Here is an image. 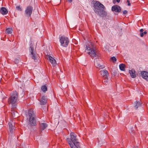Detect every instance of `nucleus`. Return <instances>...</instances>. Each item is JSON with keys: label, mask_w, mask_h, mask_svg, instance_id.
<instances>
[{"label": "nucleus", "mask_w": 148, "mask_h": 148, "mask_svg": "<svg viewBox=\"0 0 148 148\" xmlns=\"http://www.w3.org/2000/svg\"><path fill=\"white\" fill-rule=\"evenodd\" d=\"M93 10L99 16L103 18L106 17L107 13L105 10L106 8L105 6L98 1H95L92 2Z\"/></svg>", "instance_id": "f257e3e1"}, {"label": "nucleus", "mask_w": 148, "mask_h": 148, "mask_svg": "<svg viewBox=\"0 0 148 148\" xmlns=\"http://www.w3.org/2000/svg\"><path fill=\"white\" fill-rule=\"evenodd\" d=\"M70 138H67L69 144L71 148H81L79 145V143L76 138V135L74 132L70 133Z\"/></svg>", "instance_id": "f03ea898"}, {"label": "nucleus", "mask_w": 148, "mask_h": 148, "mask_svg": "<svg viewBox=\"0 0 148 148\" xmlns=\"http://www.w3.org/2000/svg\"><path fill=\"white\" fill-rule=\"evenodd\" d=\"M17 92L16 91H14L12 92V95L8 99L9 103H11L12 105V109H14L16 107L17 105L16 103L17 101Z\"/></svg>", "instance_id": "7ed1b4c3"}, {"label": "nucleus", "mask_w": 148, "mask_h": 148, "mask_svg": "<svg viewBox=\"0 0 148 148\" xmlns=\"http://www.w3.org/2000/svg\"><path fill=\"white\" fill-rule=\"evenodd\" d=\"M29 117V123L32 126H35L36 124V121L35 118V116L33 111L31 110L28 111Z\"/></svg>", "instance_id": "20e7f679"}, {"label": "nucleus", "mask_w": 148, "mask_h": 148, "mask_svg": "<svg viewBox=\"0 0 148 148\" xmlns=\"http://www.w3.org/2000/svg\"><path fill=\"white\" fill-rule=\"evenodd\" d=\"M59 39L60 45L62 47H66L69 43V40L68 38L64 36H59Z\"/></svg>", "instance_id": "39448f33"}, {"label": "nucleus", "mask_w": 148, "mask_h": 148, "mask_svg": "<svg viewBox=\"0 0 148 148\" xmlns=\"http://www.w3.org/2000/svg\"><path fill=\"white\" fill-rule=\"evenodd\" d=\"M29 51L32 55V58L34 60L36 59L37 58L36 52V51H34L33 47V44L32 41L30 42L29 44Z\"/></svg>", "instance_id": "423d86ee"}, {"label": "nucleus", "mask_w": 148, "mask_h": 148, "mask_svg": "<svg viewBox=\"0 0 148 148\" xmlns=\"http://www.w3.org/2000/svg\"><path fill=\"white\" fill-rule=\"evenodd\" d=\"M86 49L89 51L88 52V53L92 59L94 57H99V56L96 54L95 50L89 47H87L86 46Z\"/></svg>", "instance_id": "0eeeda50"}, {"label": "nucleus", "mask_w": 148, "mask_h": 148, "mask_svg": "<svg viewBox=\"0 0 148 148\" xmlns=\"http://www.w3.org/2000/svg\"><path fill=\"white\" fill-rule=\"evenodd\" d=\"M33 10V8L31 5H29L27 7L25 10V13L27 17H30Z\"/></svg>", "instance_id": "6e6552de"}, {"label": "nucleus", "mask_w": 148, "mask_h": 148, "mask_svg": "<svg viewBox=\"0 0 148 148\" xmlns=\"http://www.w3.org/2000/svg\"><path fill=\"white\" fill-rule=\"evenodd\" d=\"M100 74L102 75L103 78L105 79H107L108 77V73L106 70L101 71L100 72Z\"/></svg>", "instance_id": "1a4fd4ad"}, {"label": "nucleus", "mask_w": 148, "mask_h": 148, "mask_svg": "<svg viewBox=\"0 0 148 148\" xmlns=\"http://www.w3.org/2000/svg\"><path fill=\"white\" fill-rule=\"evenodd\" d=\"M111 10L113 11L120 12L121 11V8L119 5H114L112 7Z\"/></svg>", "instance_id": "9d476101"}, {"label": "nucleus", "mask_w": 148, "mask_h": 148, "mask_svg": "<svg viewBox=\"0 0 148 148\" xmlns=\"http://www.w3.org/2000/svg\"><path fill=\"white\" fill-rule=\"evenodd\" d=\"M141 74L142 77L148 81V72L145 71H141Z\"/></svg>", "instance_id": "9b49d317"}, {"label": "nucleus", "mask_w": 148, "mask_h": 148, "mask_svg": "<svg viewBox=\"0 0 148 148\" xmlns=\"http://www.w3.org/2000/svg\"><path fill=\"white\" fill-rule=\"evenodd\" d=\"M48 59L53 66H54L56 65V60L53 58L51 56H48Z\"/></svg>", "instance_id": "f8f14e48"}, {"label": "nucleus", "mask_w": 148, "mask_h": 148, "mask_svg": "<svg viewBox=\"0 0 148 148\" xmlns=\"http://www.w3.org/2000/svg\"><path fill=\"white\" fill-rule=\"evenodd\" d=\"M0 12L2 15H5L8 13V11L5 7H2L0 9Z\"/></svg>", "instance_id": "ddd939ff"}, {"label": "nucleus", "mask_w": 148, "mask_h": 148, "mask_svg": "<svg viewBox=\"0 0 148 148\" xmlns=\"http://www.w3.org/2000/svg\"><path fill=\"white\" fill-rule=\"evenodd\" d=\"M47 102L46 97L44 96H42L41 99V101H40V104L42 105H45L46 104Z\"/></svg>", "instance_id": "4468645a"}, {"label": "nucleus", "mask_w": 148, "mask_h": 148, "mask_svg": "<svg viewBox=\"0 0 148 148\" xmlns=\"http://www.w3.org/2000/svg\"><path fill=\"white\" fill-rule=\"evenodd\" d=\"M129 73L132 78H134L136 77V76L135 74V71L134 69L129 70Z\"/></svg>", "instance_id": "2eb2a0df"}, {"label": "nucleus", "mask_w": 148, "mask_h": 148, "mask_svg": "<svg viewBox=\"0 0 148 148\" xmlns=\"http://www.w3.org/2000/svg\"><path fill=\"white\" fill-rule=\"evenodd\" d=\"M40 129L43 130L45 129L47 126V123H42L40 125Z\"/></svg>", "instance_id": "dca6fc26"}, {"label": "nucleus", "mask_w": 148, "mask_h": 148, "mask_svg": "<svg viewBox=\"0 0 148 148\" xmlns=\"http://www.w3.org/2000/svg\"><path fill=\"white\" fill-rule=\"evenodd\" d=\"M97 58H96L95 59V65H96L97 67H99L101 69H102L104 67V66H103V65H101L100 64L98 63L97 62Z\"/></svg>", "instance_id": "f3484780"}, {"label": "nucleus", "mask_w": 148, "mask_h": 148, "mask_svg": "<svg viewBox=\"0 0 148 148\" xmlns=\"http://www.w3.org/2000/svg\"><path fill=\"white\" fill-rule=\"evenodd\" d=\"M142 105V103L138 101H136L135 103V105L134 106V108L136 109H137L138 107L141 106Z\"/></svg>", "instance_id": "a211bd4d"}, {"label": "nucleus", "mask_w": 148, "mask_h": 148, "mask_svg": "<svg viewBox=\"0 0 148 148\" xmlns=\"http://www.w3.org/2000/svg\"><path fill=\"white\" fill-rule=\"evenodd\" d=\"M120 70L122 71H125V65L124 64H121L119 65Z\"/></svg>", "instance_id": "6ab92c4d"}, {"label": "nucleus", "mask_w": 148, "mask_h": 148, "mask_svg": "<svg viewBox=\"0 0 148 148\" xmlns=\"http://www.w3.org/2000/svg\"><path fill=\"white\" fill-rule=\"evenodd\" d=\"M41 88L42 90L44 92H45L47 90V87L45 85L42 86Z\"/></svg>", "instance_id": "aec40b11"}, {"label": "nucleus", "mask_w": 148, "mask_h": 148, "mask_svg": "<svg viewBox=\"0 0 148 148\" xmlns=\"http://www.w3.org/2000/svg\"><path fill=\"white\" fill-rule=\"evenodd\" d=\"M12 28H8L6 30V32L8 34H11L12 33Z\"/></svg>", "instance_id": "412c9836"}, {"label": "nucleus", "mask_w": 148, "mask_h": 148, "mask_svg": "<svg viewBox=\"0 0 148 148\" xmlns=\"http://www.w3.org/2000/svg\"><path fill=\"white\" fill-rule=\"evenodd\" d=\"M8 124L9 128H14L12 122H9Z\"/></svg>", "instance_id": "4be33fe9"}, {"label": "nucleus", "mask_w": 148, "mask_h": 148, "mask_svg": "<svg viewBox=\"0 0 148 148\" xmlns=\"http://www.w3.org/2000/svg\"><path fill=\"white\" fill-rule=\"evenodd\" d=\"M17 113V112L16 111H15L13 110H12L11 114L13 117H16V114Z\"/></svg>", "instance_id": "5701e85b"}, {"label": "nucleus", "mask_w": 148, "mask_h": 148, "mask_svg": "<svg viewBox=\"0 0 148 148\" xmlns=\"http://www.w3.org/2000/svg\"><path fill=\"white\" fill-rule=\"evenodd\" d=\"M110 60L113 62H115L116 61V59L114 56L110 58Z\"/></svg>", "instance_id": "b1692460"}, {"label": "nucleus", "mask_w": 148, "mask_h": 148, "mask_svg": "<svg viewBox=\"0 0 148 148\" xmlns=\"http://www.w3.org/2000/svg\"><path fill=\"white\" fill-rule=\"evenodd\" d=\"M143 31H144V30L143 29H141L140 30V36L141 37H143Z\"/></svg>", "instance_id": "393cba45"}, {"label": "nucleus", "mask_w": 148, "mask_h": 148, "mask_svg": "<svg viewBox=\"0 0 148 148\" xmlns=\"http://www.w3.org/2000/svg\"><path fill=\"white\" fill-rule=\"evenodd\" d=\"M16 8L17 10L21 11L22 9L20 6H17L16 7Z\"/></svg>", "instance_id": "a878e982"}, {"label": "nucleus", "mask_w": 148, "mask_h": 148, "mask_svg": "<svg viewBox=\"0 0 148 148\" xmlns=\"http://www.w3.org/2000/svg\"><path fill=\"white\" fill-rule=\"evenodd\" d=\"M19 60L17 59H15L14 60V62L15 64H17L18 63Z\"/></svg>", "instance_id": "bb28decb"}, {"label": "nucleus", "mask_w": 148, "mask_h": 148, "mask_svg": "<svg viewBox=\"0 0 148 148\" xmlns=\"http://www.w3.org/2000/svg\"><path fill=\"white\" fill-rule=\"evenodd\" d=\"M106 80V79H105V80H104V81L103 82V83L104 84H105L106 85L108 83V82L107 80Z\"/></svg>", "instance_id": "cd10ccee"}, {"label": "nucleus", "mask_w": 148, "mask_h": 148, "mask_svg": "<svg viewBox=\"0 0 148 148\" xmlns=\"http://www.w3.org/2000/svg\"><path fill=\"white\" fill-rule=\"evenodd\" d=\"M14 128H9L10 132L12 134L13 132V129Z\"/></svg>", "instance_id": "c85d7f7f"}, {"label": "nucleus", "mask_w": 148, "mask_h": 148, "mask_svg": "<svg viewBox=\"0 0 148 148\" xmlns=\"http://www.w3.org/2000/svg\"><path fill=\"white\" fill-rule=\"evenodd\" d=\"M127 13V11L126 10H125L123 12V14H125Z\"/></svg>", "instance_id": "c756f323"}, {"label": "nucleus", "mask_w": 148, "mask_h": 148, "mask_svg": "<svg viewBox=\"0 0 148 148\" xmlns=\"http://www.w3.org/2000/svg\"><path fill=\"white\" fill-rule=\"evenodd\" d=\"M127 2L128 3V4H127V5H128V6H130V5H131V4L130 3V1L128 0H127Z\"/></svg>", "instance_id": "7c9ffc66"}, {"label": "nucleus", "mask_w": 148, "mask_h": 148, "mask_svg": "<svg viewBox=\"0 0 148 148\" xmlns=\"http://www.w3.org/2000/svg\"><path fill=\"white\" fill-rule=\"evenodd\" d=\"M143 36L144 34H147V32L146 31H144V32H143Z\"/></svg>", "instance_id": "2f4dec72"}, {"label": "nucleus", "mask_w": 148, "mask_h": 148, "mask_svg": "<svg viewBox=\"0 0 148 148\" xmlns=\"http://www.w3.org/2000/svg\"><path fill=\"white\" fill-rule=\"evenodd\" d=\"M133 127H132L131 128V132H133V131H134V130H133Z\"/></svg>", "instance_id": "473e14b6"}, {"label": "nucleus", "mask_w": 148, "mask_h": 148, "mask_svg": "<svg viewBox=\"0 0 148 148\" xmlns=\"http://www.w3.org/2000/svg\"><path fill=\"white\" fill-rule=\"evenodd\" d=\"M72 0H68V1H69V2H71L72 1Z\"/></svg>", "instance_id": "72a5a7b5"}]
</instances>
